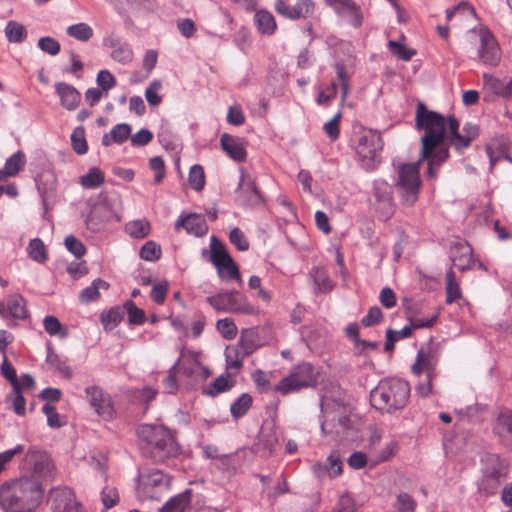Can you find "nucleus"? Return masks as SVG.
I'll list each match as a JSON object with an SVG mask.
<instances>
[{
  "label": "nucleus",
  "mask_w": 512,
  "mask_h": 512,
  "mask_svg": "<svg viewBox=\"0 0 512 512\" xmlns=\"http://www.w3.org/2000/svg\"><path fill=\"white\" fill-rule=\"evenodd\" d=\"M42 497L40 483L27 477L2 484V509L6 512H34Z\"/></svg>",
  "instance_id": "obj_1"
},
{
  "label": "nucleus",
  "mask_w": 512,
  "mask_h": 512,
  "mask_svg": "<svg viewBox=\"0 0 512 512\" xmlns=\"http://www.w3.org/2000/svg\"><path fill=\"white\" fill-rule=\"evenodd\" d=\"M137 434L143 444V454L156 463H164L166 460L176 457L180 452L174 435L163 425H141Z\"/></svg>",
  "instance_id": "obj_2"
},
{
  "label": "nucleus",
  "mask_w": 512,
  "mask_h": 512,
  "mask_svg": "<svg viewBox=\"0 0 512 512\" xmlns=\"http://www.w3.org/2000/svg\"><path fill=\"white\" fill-rule=\"evenodd\" d=\"M415 126L417 130H423L425 133L421 137L422 158L437 149L447 148L443 145L448 119L438 112L428 110L424 103L417 105Z\"/></svg>",
  "instance_id": "obj_3"
},
{
  "label": "nucleus",
  "mask_w": 512,
  "mask_h": 512,
  "mask_svg": "<svg viewBox=\"0 0 512 512\" xmlns=\"http://www.w3.org/2000/svg\"><path fill=\"white\" fill-rule=\"evenodd\" d=\"M409 396L408 382L398 378H387L381 380L370 392V402L375 409L392 414L405 408Z\"/></svg>",
  "instance_id": "obj_4"
},
{
  "label": "nucleus",
  "mask_w": 512,
  "mask_h": 512,
  "mask_svg": "<svg viewBox=\"0 0 512 512\" xmlns=\"http://www.w3.org/2000/svg\"><path fill=\"white\" fill-rule=\"evenodd\" d=\"M2 377L9 381L12 387V392L5 398L7 405H9L18 416H24L26 413V400L23 396V392L34 388V378L30 374H23L18 378L16 369L5 356L2 358Z\"/></svg>",
  "instance_id": "obj_5"
},
{
  "label": "nucleus",
  "mask_w": 512,
  "mask_h": 512,
  "mask_svg": "<svg viewBox=\"0 0 512 512\" xmlns=\"http://www.w3.org/2000/svg\"><path fill=\"white\" fill-rule=\"evenodd\" d=\"M19 468L23 473L22 477L37 481L41 486L55 476V465L51 457L45 451L34 448L26 452Z\"/></svg>",
  "instance_id": "obj_6"
},
{
  "label": "nucleus",
  "mask_w": 512,
  "mask_h": 512,
  "mask_svg": "<svg viewBox=\"0 0 512 512\" xmlns=\"http://www.w3.org/2000/svg\"><path fill=\"white\" fill-rule=\"evenodd\" d=\"M482 477L479 489L486 494H494L508 475V464L499 455L486 453L482 459Z\"/></svg>",
  "instance_id": "obj_7"
},
{
  "label": "nucleus",
  "mask_w": 512,
  "mask_h": 512,
  "mask_svg": "<svg viewBox=\"0 0 512 512\" xmlns=\"http://www.w3.org/2000/svg\"><path fill=\"white\" fill-rule=\"evenodd\" d=\"M420 185L419 162L399 166L396 187L406 205L411 206L417 201Z\"/></svg>",
  "instance_id": "obj_8"
},
{
  "label": "nucleus",
  "mask_w": 512,
  "mask_h": 512,
  "mask_svg": "<svg viewBox=\"0 0 512 512\" xmlns=\"http://www.w3.org/2000/svg\"><path fill=\"white\" fill-rule=\"evenodd\" d=\"M207 302L219 312L254 315L257 309L238 291L220 292L207 297Z\"/></svg>",
  "instance_id": "obj_9"
},
{
  "label": "nucleus",
  "mask_w": 512,
  "mask_h": 512,
  "mask_svg": "<svg viewBox=\"0 0 512 512\" xmlns=\"http://www.w3.org/2000/svg\"><path fill=\"white\" fill-rule=\"evenodd\" d=\"M315 382L316 374L313 365L308 362H302L293 367L287 377L281 379L275 387V391L282 395H287L302 388L312 386Z\"/></svg>",
  "instance_id": "obj_10"
},
{
  "label": "nucleus",
  "mask_w": 512,
  "mask_h": 512,
  "mask_svg": "<svg viewBox=\"0 0 512 512\" xmlns=\"http://www.w3.org/2000/svg\"><path fill=\"white\" fill-rule=\"evenodd\" d=\"M52 512H87L75 492L67 487H57L50 492Z\"/></svg>",
  "instance_id": "obj_11"
},
{
  "label": "nucleus",
  "mask_w": 512,
  "mask_h": 512,
  "mask_svg": "<svg viewBox=\"0 0 512 512\" xmlns=\"http://www.w3.org/2000/svg\"><path fill=\"white\" fill-rule=\"evenodd\" d=\"M383 148L380 134L372 129H361L357 135L355 149L363 160L374 161Z\"/></svg>",
  "instance_id": "obj_12"
},
{
  "label": "nucleus",
  "mask_w": 512,
  "mask_h": 512,
  "mask_svg": "<svg viewBox=\"0 0 512 512\" xmlns=\"http://www.w3.org/2000/svg\"><path fill=\"white\" fill-rule=\"evenodd\" d=\"M372 205L379 213L381 220H388L394 213L391 186L383 180H376L373 184Z\"/></svg>",
  "instance_id": "obj_13"
},
{
  "label": "nucleus",
  "mask_w": 512,
  "mask_h": 512,
  "mask_svg": "<svg viewBox=\"0 0 512 512\" xmlns=\"http://www.w3.org/2000/svg\"><path fill=\"white\" fill-rule=\"evenodd\" d=\"M448 131L451 145L458 151L469 147L472 140L478 136L477 125L470 122L463 126V134L459 133V122L454 116L448 117Z\"/></svg>",
  "instance_id": "obj_14"
},
{
  "label": "nucleus",
  "mask_w": 512,
  "mask_h": 512,
  "mask_svg": "<svg viewBox=\"0 0 512 512\" xmlns=\"http://www.w3.org/2000/svg\"><path fill=\"white\" fill-rule=\"evenodd\" d=\"M86 398L95 412L104 420H110L114 414L111 397L96 385L85 389Z\"/></svg>",
  "instance_id": "obj_15"
},
{
  "label": "nucleus",
  "mask_w": 512,
  "mask_h": 512,
  "mask_svg": "<svg viewBox=\"0 0 512 512\" xmlns=\"http://www.w3.org/2000/svg\"><path fill=\"white\" fill-rule=\"evenodd\" d=\"M478 56L485 65L497 66L501 60L500 47L489 30L480 31V47Z\"/></svg>",
  "instance_id": "obj_16"
},
{
  "label": "nucleus",
  "mask_w": 512,
  "mask_h": 512,
  "mask_svg": "<svg viewBox=\"0 0 512 512\" xmlns=\"http://www.w3.org/2000/svg\"><path fill=\"white\" fill-rule=\"evenodd\" d=\"M336 14L345 18L354 28H359L363 23L361 8L352 0H325Z\"/></svg>",
  "instance_id": "obj_17"
},
{
  "label": "nucleus",
  "mask_w": 512,
  "mask_h": 512,
  "mask_svg": "<svg viewBox=\"0 0 512 512\" xmlns=\"http://www.w3.org/2000/svg\"><path fill=\"white\" fill-rule=\"evenodd\" d=\"M236 193L237 199L242 205L256 206L262 202L261 193L257 189L254 180L244 172L241 173Z\"/></svg>",
  "instance_id": "obj_18"
},
{
  "label": "nucleus",
  "mask_w": 512,
  "mask_h": 512,
  "mask_svg": "<svg viewBox=\"0 0 512 512\" xmlns=\"http://www.w3.org/2000/svg\"><path fill=\"white\" fill-rule=\"evenodd\" d=\"M167 486L168 481L160 470H152L140 475V488L150 498H158L157 492Z\"/></svg>",
  "instance_id": "obj_19"
},
{
  "label": "nucleus",
  "mask_w": 512,
  "mask_h": 512,
  "mask_svg": "<svg viewBox=\"0 0 512 512\" xmlns=\"http://www.w3.org/2000/svg\"><path fill=\"white\" fill-rule=\"evenodd\" d=\"M314 4L311 0H298L295 5H289L284 0L275 2L276 11L290 19L306 18L313 12Z\"/></svg>",
  "instance_id": "obj_20"
},
{
  "label": "nucleus",
  "mask_w": 512,
  "mask_h": 512,
  "mask_svg": "<svg viewBox=\"0 0 512 512\" xmlns=\"http://www.w3.org/2000/svg\"><path fill=\"white\" fill-rule=\"evenodd\" d=\"M210 261L214 264L217 269V273L221 274L220 266H223L224 263H227L231 268L232 272L236 274L237 265L234 262L231 255L228 253L224 244L218 240L216 236H211L210 238Z\"/></svg>",
  "instance_id": "obj_21"
},
{
  "label": "nucleus",
  "mask_w": 512,
  "mask_h": 512,
  "mask_svg": "<svg viewBox=\"0 0 512 512\" xmlns=\"http://www.w3.org/2000/svg\"><path fill=\"white\" fill-rule=\"evenodd\" d=\"M112 214L111 209L106 204L93 205L85 219L87 228L92 232L101 231L104 225L111 220Z\"/></svg>",
  "instance_id": "obj_22"
},
{
  "label": "nucleus",
  "mask_w": 512,
  "mask_h": 512,
  "mask_svg": "<svg viewBox=\"0 0 512 512\" xmlns=\"http://www.w3.org/2000/svg\"><path fill=\"white\" fill-rule=\"evenodd\" d=\"M437 363L438 358L430 348H421L417 353L416 361L412 366V371L415 375H420L425 372L429 377H434Z\"/></svg>",
  "instance_id": "obj_23"
},
{
  "label": "nucleus",
  "mask_w": 512,
  "mask_h": 512,
  "mask_svg": "<svg viewBox=\"0 0 512 512\" xmlns=\"http://www.w3.org/2000/svg\"><path fill=\"white\" fill-rule=\"evenodd\" d=\"M450 259L452 264L461 271H465L470 268L472 261V248L471 246L462 240H459L451 246Z\"/></svg>",
  "instance_id": "obj_24"
},
{
  "label": "nucleus",
  "mask_w": 512,
  "mask_h": 512,
  "mask_svg": "<svg viewBox=\"0 0 512 512\" xmlns=\"http://www.w3.org/2000/svg\"><path fill=\"white\" fill-rule=\"evenodd\" d=\"M28 316L25 300L19 294H13L2 304V318L4 319H25Z\"/></svg>",
  "instance_id": "obj_25"
},
{
  "label": "nucleus",
  "mask_w": 512,
  "mask_h": 512,
  "mask_svg": "<svg viewBox=\"0 0 512 512\" xmlns=\"http://www.w3.org/2000/svg\"><path fill=\"white\" fill-rule=\"evenodd\" d=\"M278 444V436L273 428H264L255 444V452L263 458L271 456Z\"/></svg>",
  "instance_id": "obj_26"
},
{
  "label": "nucleus",
  "mask_w": 512,
  "mask_h": 512,
  "mask_svg": "<svg viewBox=\"0 0 512 512\" xmlns=\"http://www.w3.org/2000/svg\"><path fill=\"white\" fill-rule=\"evenodd\" d=\"M181 227H184L188 233L195 236H202L208 230L205 218L199 214H189L186 217H180L175 223V228L178 230Z\"/></svg>",
  "instance_id": "obj_27"
},
{
  "label": "nucleus",
  "mask_w": 512,
  "mask_h": 512,
  "mask_svg": "<svg viewBox=\"0 0 512 512\" xmlns=\"http://www.w3.org/2000/svg\"><path fill=\"white\" fill-rule=\"evenodd\" d=\"M220 144L231 159L237 162L246 159V150L240 138L224 133L220 138Z\"/></svg>",
  "instance_id": "obj_28"
},
{
  "label": "nucleus",
  "mask_w": 512,
  "mask_h": 512,
  "mask_svg": "<svg viewBox=\"0 0 512 512\" xmlns=\"http://www.w3.org/2000/svg\"><path fill=\"white\" fill-rule=\"evenodd\" d=\"M55 89L64 108L69 111H73L78 107L81 100V94L74 86L67 83H57L55 85Z\"/></svg>",
  "instance_id": "obj_29"
},
{
  "label": "nucleus",
  "mask_w": 512,
  "mask_h": 512,
  "mask_svg": "<svg viewBox=\"0 0 512 512\" xmlns=\"http://www.w3.org/2000/svg\"><path fill=\"white\" fill-rule=\"evenodd\" d=\"M36 186L46 207L56 189V177L52 171H43L36 179Z\"/></svg>",
  "instance_id": "obj_30"
},
{
  "label": "nucleus",
  "mask_w": 512,
  "mask_h": 512,
  "mask_svg": "<svg viewBox=\"0 0 512 512\" xmlns=\"http://www.w3.org/2000/svg\"><path fill=\"white\" fill-rule=\"evenodd\" d=\"M448 158H449L448 148H442V149H437V150L432 151L429 154V156L426 158H422V154H421L420 158L417 162H419V164H420L423 160H427L428 167H427L426 174L430 179H435L438 174L437 168L443 162H445Z\"/></svg>",
  "instance_id": "obj_31"
},
{
  "label": "nucleus",
  "mask_w": 512,
  "mask_h": 512,
  "mask_svg": "<svg viewBox=\"0 0 512 512\" xmlns=\"http://www.w3.org/2000/svg\"><path fill=\"white\" fill-rule=\"evenodd\" d=\"M26 155L23 151L18 150L6 159L4 167H2V179L4 177L17 176L26 165Z\"/></svg>",
  "instance_id": "obj_32"
},
{
  "label": "nucleus",
  "mask_w": 512,
  "mask_h": 512,
  "mask_svg": "<svg viewBox=\"0 0 512 512\" xmlns=\"http://www.w3.org/2000/svg\"><path fill=\"white\" fill-rule=\"evenodd\" d=\"M254 22L258 31L263 35H273L277 25L273 14L267 10H258L254 15Z\"/></svg>",
  "instance_id": "obj_33"
},
{
  "label": "nucleus",
  "mask_w": 512,
  "mask_h": 512,
  "mask_svg": "<svg viewBox=\"0 0 512 512\" xmlns=\"http://www.w3.org/2000/svg\"><path fill=\"white\" fill-rule=\"evenodd\" d=\"M236 381L234 376L225 374L217 377L209 386L204 389V394L208 396H216L220 393L226 392L234 387Z\"/></svg>",
  "instance_id": "obj_34"
},
{
  "label": "nucleus",
  "mask_w": 512,
  "mask_h": 512,
  "mask_svg": "<svg viewBox=\"0 0 512 512\" xmlns=\"http://www.w3.org/2000/svg\"><path fill=\"white\" fill-rule=\"evenodd\" d=\"M309 274L317 287L318 292L328 293L334 288V283L325 269L314 267Z\"/></svg>",
  "instance_id": "obj_35"
},
{
  "label": "nucleus",
  "mask_w": 512,
  "mask_h": 512,
  "mask_svg": "<svg viewBox=\"0 0 512 512\" xmlns=\"http://www.w3.org/2000/svg\"><path fill=\"white\" fill-rule=\"evenodd\" d=\"M486 153L490 160V169L492 170L496 162L505 159L512 163V157L508 154L505 145L498 142H491L486 146Z\"/></svg>",
  "instance_id": "obj_36"
},
{
  "label": "nucleus",
  "mask_w": 512,
  "mask_h": 512,
  "mask_svg": "<svg viewBox=\"0 0 512 512\" xmlns=\"http://www.w3.org/2000/svg\"><path fill=\"white\" fill-rule=\"evenodd\" d=\"M5 36L10 43H21L27 38L25 26L16 21H9L5 27Z\"/></svg>",
  "instance_id": "obj_37"
},
{
  "label": "nucleus",
  "mask_w": 512,
  "mask_h": 512,
  "mask_svg": "<svg viewBox=\"0 0 512 512\" xmlns=\"http://www.w3.org/2000/svg\"><path fill=\"white\" fill-rule=\"evenodd\" d=\"M28 256L35 262L43 264L48 260L44 242L40 238L32 239L27 246Z\"/></svg>",
  "instance_id": "obj_38"
},
{
  "label": "nucleus",
  "mask_w": 512,
  "mask_h": 512,
  "mask_svg": "<svg viewBox=\"0 0 512 512\" xmlns=\"http://www.w3.org/2000/svg\"><path fill=\"white\" fill-rule=\"evenodd\" d=\"M46 361L50 368L59 371L64 377H72V371L69 366L66 365V362L56 354L50 346L47 347Z\"/></svg>",
  "instance_id": "obj_39"
},
{
  "label": "nucleus",
  "mask_w": 512,
  "mask_h": 512,
  "mask_svg": "<svg viewBox=\"0 0 512 512\" xmlns=\"http://www.w3.org/2000/svg\"><path fill=\"white\" fill-rule=\"evenodd\" d=\"M108 287L109 284L106 281L97 278L92 282V284L89 287H86L80 292V300L85 303L94 301L99 297V290H107Z\"/></svg>",
  "instance_id": "obj_40"
},
{
  "label": "nucleus",
  "mask_w": 512,
  "mask_h": 512,
  "mask_svg": "<svg viewBox=\"0 0 512 512\" xmlns=\"http://www.w3.org/2000/svg\"><path fill=\"white\" fill-rule=\"evenodd\" d=\"M66 33L81 42H87L93 36V29L87 23L81 22L67 27Z\"/></svg>",
  "instance_id": "obj_41"
},
{
  "label": "nucleus",
  "mask_w": 512,
  "mask_h": 512,
  "mask_svg": "<svg viewBox=\"0 0 512 512\" xmlns=\"http://www.w3.org/2000/svg\"><path fill=\"white\" fill-rule=\"evenodd\" d=\"M150 223L145 219L128 222L125 226L126 232L133 238H145L150 233Z\"/></svg>",
  "instance_id": "obj_42"
},
{
  "label": "nucleus",
  "mask_w": 512,
  "mask_h": 512,
  "mask_svg": "<svg viewBox=\"0 0 512 512\" xmlns=\"http://www.w3.org/2000/svg\"><path fill=\"white\" fill-rule=\"evenodd\" d=\"M178 359H181L178 369H180L185 375L192 376L198 373L200 362L193 354L182 351Z\"/></svg>",
  "instance_id": "obj_43"
},
{
  "label": "nucleus",
  "mask_w": 512,
  "mask_h": 512,
  "mask_svg": "<svg viewBox=\"0 0 512 512\" xmlns=\"http://www.w3.org/2000/svg\"><path fill=\"white\" fill-rule=\"evenodd\" d=\"M190 503V491L186 490L184 493L172 497L166 504L160 509V512H173L183 511Z\"/></svg>",
  "instance_id": "obj_44"
},
{
  "label": "nucleus",
  "mask_w": 512,
  "mask_h": 512,
  "mask_svg": "<svg viewBox=\"0 0 512 512\" xmlns=\"http://www.w3.org/2000/svg\"><path fill=\"white\" fill-rule=\"evenodd\" d=\"M392 507L395 512H414L417 502L410 494L401 492L396 495Z\"/></svg>",
  "instance_id": "obj_45"
},
{
  "label": "nucleus",
  "mask_w": 512,
  "mask_h": 512,
  "mask_svg": "<svg viewBox=\"0 0 512 512\" xmlns=\"http://www.w3.org/2000/svg\"><path fill=\"white\" fill-rule=\"evenodd\" d=\"M252 397L247 394L243 393L241 394L232 404L230 407L231 415L238 419L242 416H244L248 410L250 409L252 405Z\"/></svg>",
  "instance_id": "obj_46"
},
{
  "label": "nucleus",
  "mask_w": 512,
  "mask_h": 512,
  "mask_svg": "<svg viewBox=\"0 0 512 512\" xmlns=\"http://www.w3.org/2000/svg\"><path fill=\"white\" fill-rule=\"evenodd\" d=\"M494 432L500 437L512 434V412L504 411L499 414L494 426Z\"/></svg>",
  "instance_id": "obj_47"
},
{
  "label": "nucleus",
  "mask_w": 512,
  "mask_h": 512,
  "mask_svg": "<svg viewBox=\"0 0 512 512\" xmlns=\"http://www.w3.org/2000/svg\"><path fill=\"white\" fill-rule=\"evenodd\" d=\"M461 297V290L456 281L455 273L449 270L446 273V302L453 303Z\"/></svg>",
  "instance_id": "obj_48"
},
{
  "label": "nucleus",
  "mask_w": 512,
  "mask_h": 512,
  "mask_svg": "<svg viewBox=\"0 0 512 512\" xmlns=\"http://www.w3.org/2000/svg\"><path fill=\"white\" fill-rule=\"evenodd\" d=\"M80 183L88 189L97 188L104 183V174L98 168H91L86 175L80 178Z\"/></svg>",
  "instance_id": "obj_49"
},
{
  "label": "nucleus",
  "mask_w": 512,
  "mask_h": 512,
  "mask_svg": "<svg viewBox=\"0 0 512 512\" xmlns=\"http://www.w3.org/2000/svg\"><path fill=\"white\" fill-rule=\"evenodd\" d=\"M226 356V373L227 375H232L235 377V375L238 373V371L241 369L243 365L242 358L238 357V353L236 349H230L227 348L225 352Z\"/></svg>",
  "instance_id": "obj_50"
},
{
  "label": "nucleus",
  "mask_w": 512,
  "mask_h": 512,
  "mask_svg": "<svg viewBox=\"0 0 512 512\" xmlns=\"http://www.w3.org/2000/svg\"><path fill=\"white\" fill-rule=\"evenodd\" d=\"M43 325L45 331L51 336L58 335L60 338H66L68 335V331L63 328L62 324L55 316H46L43 319Z\"/></svg>",
  "instance_id": "obj_51"
},
{
  "label": "nucleus",
  "mask_w": 512,
  "mask_h": 512,
  "mask_svg": "<svg viewBox=\"0 0 512 512\" xmlns=\"http://www.w3.org/2000/svg\"><path fill=\"white\" fill-rule=\"evenodd\" d=\"M111 57L113 60H115L121 64H127L132 61L133 52L128 44L119 43V44L113 45Z\"/></svg>",
  "instance_id": "obj_52"
},
{
  "label": "nucleus",
  "mask_w": 512,
  "mask_h": 512,
  "mask_svg": "<svg viewBox=\"0 0 512 512\" xmlns=\"http://www.w3.org/2000/svg\"><path fill=\"white\" fill-rule=\"evenodd\" d=\"M484 85L497 95L507 96L508 82L494 77L491 74H483Z\"/></svg>",
  "instance_id": "obj_53"
},
{
  "label": "nucleus",
  "mask_w": 512,
  "mask_h": 512,
  "mask_svg": "<svg viewBox=\"0 0 512 512\" xmlns=\"http://www.w3.org/2000/svg\"><path fill=\"white\" fill-rule=\"evenodd\" d=\"M71 143L74 151L79 154H85L88 150L86 138H85V130L83 127H77L74 129L71 135Z\"/></svg>",
  "instance_id": "obj_54"
},
{
  "label": "nucleus",
  "mask_w": 512,
  "mask_h": 512,
  "mask_svg": "<svg viewBox=\"0 0 512 512\" xmlns=\"http://www.w3.org/2000/svg\"><path fill=\"white\" fill-rule=\"evenodd\" d=\"M189 183L195 191H201L205 185V174L202 166L195 164L189 171Z\"/></svg>",
  "instance_id": "obj_55"
},
{
  "label": "nucleus",
  "mask_w": 512,
  "mask_h": 512,
  "mask_svg": "<svg viewBox=\"0 0 512 512\" xmlns=\"http://www.w3.org/2000/svg\"><path fill=\"white\" fill-rule=\"evenodd\" d=\"M124 312L120 307L111 308L107 313H102L101 321L105 329H113L122 319Z\"/></svg>",
  "instance_id": "obj_56"
},
{
  "label": "nucleus",
  "mask_w": 512,
  "mask_h": 512,
  "mask_svg": "<svg viewBox=\"0 0 512 512\" xmlns=\"http://www.w3.org/2000/svg\"><path fill=\"white\" fill-rule=\"evenodd\" d=\"M218 332L227 340H232L237 335V326L231 318H224L217 321Z\"/></svg>",
  "instance_id": "obj_57"
},
{
  "label": "nucleus",
  "mask_w": 512,
  "mask_h": 512,
  "mask_svg": "<svg viewBox=\"0 0 512 512\" xmlns=\"http://www.w3.org/2000/svg\"><path fill=\"white\" fill-rule=\"evenodd\" d=\"M140 257L146 261H156L161 257V247L154 241H148L142 246Z\"/></svg>",
  "instance_id": "obj_58"
},
{
  "label": "nucleus",
  "mask_w": 512,
  "mask_h": 512,
  "mask_svg": "<svg viewBox=\"0 0 512 512\" xmlns=\"http://www.w3.org/2000/svg\"><path fill=\"white\" fill-rule=\"evenodd\" d=\"M127 310L129 322L134 325H141L145 322V313L138 308L132 300H128L124 304Z\"/></svg>",
  "instance_id": "obj_59"
},
{
  "label": "nucleus",
  "mask_w": 512,
  "mask_h": 512,
  "mask_svg": "<svg viewBox=\"0 0 512 512\" xmlns=\"http://www.w3.org/2000/svg\"><path fill=\"white\" fill-rule=\"evenodd\" d=\"M388 47L395 56L405 61H409L416 54L414 49L407 48L394 40L388 42Z\"/></svg>",
  "instance_id": "obj_60"
},
{
  "label": "nucleus",
  "mask_w": 512,
  "mask_h": 512,
  "mask_svg": "<svg viewBox=\"0 0 512 512\" xmlns=\"http://www.w3.org/2000/svg\"><path fill=\"white\" fill-rule=\"evenodd\" d=\"M181 359H177L175 364L169 369L167 377L163 380L165 391L169 394H173L178 389V383L176 379V373L180 365Z\"/></svg>",
  "instance_id": "obj_61"
},
{
  "label": "nucleus",
  "mask_w": 512,
  "mask_h": 512,
  "mask_svg": "<svg viewBox=\"0 0 512 512\" xmlns=\"http://www.w3.org/2000/svg\"><path fill=\"white\" fill-rule=\"evenodd\" d=\"M96 82L106 96L107 92L115 87L116 78L108 70H101L98 72Z\"/></svg>",
  "instance_id": "obj_62"
},
{
  "label": "nucleus",
  "mask_w": 512,
  "mask_h": 512,
  "mask_svg": "<svg viewBox=\"0 0 512 512\" xmlns=\"http://www.w3.org/2000/svg\"><path fill=\"white\" fill-rule=\"evenodd\" d=\"M38 47L41 51L51 56H55L60 52V43L49 36L41 37L38 40Z\"/></svg>",
  "instance_id": "obj_63"
},
{
  "label": "nucleus",
  "mask_w": 512,
  "mask_h": 512,
  "mask_svg": "<svg viewBox=\"0 0 512 512\" xmlns=\"http://www.w3.org/2000/svg\"><path fill=\"white\" fill-rule=\"evenodd\" d=\"M356 504L353 497L348 494H342L335 506L334 512H355Z\"/></svg>",
  "instance_id": "obj_64"
}]
</instances>
